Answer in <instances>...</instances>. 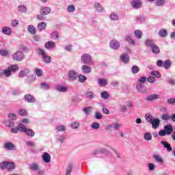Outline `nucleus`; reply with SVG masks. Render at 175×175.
<instances>
[{"label":"nucleus","instance_id":"29","mask_svg":"<svg viewBox=\"0 0 175 175\" xmlns=\"http://www.w3.org/2000/svg\"><path fill=\"white\" fill-rule=\"evenodd\" d=\"M25 133L30 137H33V136H35V132L33 131V130L29 128L26 129Z\"/></svg>","mask_w":175,"mask_h":175},{"label":"nucleus","instance_id":"49","mask_svg":"<svg viewBox=\"0 0 175 175\" xmlns=\"http://www.w3.org/2000/svg\"><path fill=\"white\" fill-rule=\"evenodd\" d=\"M40 87L42 90H50V85L46 82L42 83Z\"/></svg>","mask_w":175,"mask_h":175},{"label":"nucleus","instance_id":"39","mask_svg":"<svg viewBox=\"0 0 175 175\" xmlns=\"http://www.w3.org/2000/svg\"><path fill=\"white\" fill-rule=\"evenodd\" d=\"M163 66L165 69H170V68L172 66V62L170 60H165L163 63Z\"/></svg>","mask_w":175,"mask_h":175},{"label":"nucleus","instance_id":"46","mask_svg":"<svg viewBox=\"0 0 175 175\" xmlns=\"http://www.w3.org/2000/svg\"><path fill=\"white\" fill-rule=\"evenodd\" d=\"M109 18L112 20V21H117V20H118V15H117L115 12H112L109 15Z\"/></svg>","mask_w":175,"mask_h":175},{"label":"nucleus","instance_id":"53","mask_svg":"<svg viewBox=\"0 0 175 175\" xmlns=\"http://www.w3.org/2000/svg\"><path fill=\"white\" fill-rule=\"evenodd\" d=\"M35 73L38 77L43 76V71L40 68H36L35 70Z\"/></svg>","mask_w":175,"mask_h":175},{"label":"nucleus","instance_id":"48","mask_svg":"<svg viewBox=\"0 0 175 175\" xmlns=\"http://www.w3.org/2000/svg\"><path fill=\"white\" fill-rule=\"evenodd\" d=\"M85 96H86V98H88V99H94V98H95V95L92 92H86Z\"/></svg>","mask_w":175,"mask_h":175},{"label":"nucleus","instance_id":"22","mask_svg":"<svg viewBox=\"0 0 175 175\" xmlns=\"http://www.w3.org/2000/svg\"><path fill=\"white\" fill-rule=\"evenodd\" d=\"M98 84L100 87H106V85H107L109 83L107 82V79L100 78L98 79Z\"/></svg>","mask_w":175,"mask_h":175},{"label":"nucleus","instance_id":"62","mask_svg":"<svg viewBox=\"0 0 175 175\" xmlns=\"http://www.w3.org/2000/svg\"><path fill=\"white\" fill-rule=\"evenodd\" d=\"M11 133H18L19 130H18V126L17 127H12L10 129Z\"/></svg>","mask_w":175,"mask_h":175},{"label":"nucleus","instance_id":"64","mask_svg":"<svg viewBox=\"0 0 175 175\" xmlns=\"http://www.w3.org/2000/svg\"><path fill=\"white\" fill-rule=\"evenodd\" d=\"M167 105H175V98H169L167 100Z\"/></svg>","mask_w":175,"mask_h":175},{"label":"nucleus","instance_id":"8","mask_svg":"<svg viewBox=\"0 0 175 175\" xmlns=\"http://www.w3.org/2000/svg\"><path fill=\"white\" fill-rule=\"evenodd\" d=\"M160 98L161 96L159 94H152L146 97V100H147V102H154V100H157V99Z\"/></svg>","mask_w":175,"mask_h":175},{"label":"nucleus","instance_id":"30","mask_svg":"<svg viewBox=\"0 0 175 175\" xmlns=\"http://www.w3.org/2000/svg\"><path fill=\"white\" fill-rule=\"evenodd\" d=\"M55 46V42L53 41H49L45 44V49H47V50H50V49Z\"/></svg>","mask_w":175,"mask_h":175},{"label":"nucleus","instance_id":"18","mask_svg":"<svg viewBox=\"0 0 175 175\" xmlns=\"http://www.w3.org/2000/svg\"><path fill=\"white\" fill-rule=\"evenodd\" d=\"M161 144H162V146H163L164 148H166L167 151H168L169 152H170V151L173 150V148H172V146H170V144H169L167 142L161 141Z\"/></svg>","mask_w":175,"mask_h":175},{"label":"nucleus","instance_id":"42","mask_svg":"<svg viewBox=\"0 0 175 175\" xmlns=\"http://www.w3.org/2000/svg\"><path fill=\"white\" fill-rule=\"evenodd\" d=\"M18 129L19 132H25L27 131V128L24 125V124L21 123L18 125Z\"/></svg>","mask_w":175,"mask_h":175},{"label":"nucleus","instance_id":"15","mask_svg":"<svg viewBox=\"0 0 175 175\" xmlns=\"http://www.w3.org/2000/svg\"><path fill=\"white\" fill-rule=\"evenodd\" d=\"M42 161H44V162H45L46 163L51 162V156L50 155V154L44 152L42 154Z\"/></svg>","mask_w":175,"mask_h":175},{"label":"nucleus","instance_id":"56","mask_svg":"<svg viewBox=\"0 0 175 175\" xmlns=\"http://www.w3.org/2000/svg\"><path fill=\"white\" fill-rule=\"evenodd\" d=\"M100 96L102 98V99H109V93L106 91L103 92L100 94Z\"/></svg>","mask_w":175,"mask_h":175},{"label":"nucleus","instance_id":"36","mask_svg":"<svg viewBox=\"0 0 175 175\" xmlns=\"http://www.w3.org/2000/svg\"><path fill=\"white\" fill-rule=\"evenodd\" d=\"M29 75V70L25 69L19 73V77H25V76H28Z\"/></svg>","mask_w":175,"mask_h":175},{"label":"nucleus","instance_id":"26","mask_svg":"<svg viewBox=\"0 0 175 175\" xmlns=\"http://www.w3.org/2000/svg\"><path fill=\"white\" fill-rule=\"evenodd\" d=\"M27 31L31 35H36V28H35V27H33L32 25L28 26Z\"/></svg>","mask_w":175,"mask_h":175},{"label":"nucleus","instance_id":"31","mask_svg":"<svg viewBox=\"0 0 175 175\" xmlns=\"http://www.w3.org/2000/svg\"><path fill=\"white\" fill-rule=\"evenodd\" d=\"M46 27H47L46 23L42 22L38 25L37 29L38 31H43V29H46Z\"/></svg>","mask_w":175,"mask_h":175},{"label":"nucleus","instance_id":"12","mask_svg":"<svg viewBox=\"0 0 175 175\" xmlns=\"http://www.w3.org/2000/svg\"><path fill=\"white\" fill-rule=\"evenodd\" d=\"M3 148L9 151H14V150H16V146H14V144H13L12 142L5 143Z\"/></svg>","mask_w":175,"mask_h":175},{"label":"nucleus","instance_id":"37","mask_svg":"<svg viewBox=\"0 0 175 175\" xmlns=\"http://www.w3.org/2000/svg\"><path fill=\"white\" fill-rule=\"evenodd\" d=\"M134 35L137 39H142V38H143V32L140 30H135L134 31Z\"/></svg>","mask_w":175,"mask_h":175},{"label":"nucleus","instance_id":"52","mask_svg":"<svg viewBox=\"0 0 175 175\" xmlns=\"http://www.w3.org/2000/svg\"><path fill=\"white\" fill-rule=\"evenodd\" d=\"M70 126H71V128H72V129H77V128H79V126H80V122H73L72 123H71Z\"/></svg>","mask_w":175,"mask_h":175},{"label":"nucleus","instance_id":"4","mask_svg":"<svg viewBox=\"0 0 175 175\" xmlns=\"http://www.w3.org/2000/svg\"><path fill=\"white\" fill-rule=\"evenodd\" d=\"M38 53L40 55H42V59L45 64H50V62H51V57L47 55V53L44 51V50L38 48Z\"/></svg>","mask_w":175,"mask_h":175},{"label":"nucleus","instance_id":"63","mask_svg":"<svg viewBox=\"0 0 175 175\" xmlns=\"http://www.w3.org/2000/svg\"><path fill=\"white\" fill-rule=\"evenodd\" d=\"M120 128H121V124H120V123L113 124L114 131H120Z\"/></svg>","mask_w":175,"mask_h":175},{"label":"nucleus","instance_id":"9","mask_svg":"<svg viewBox=\"0 0 175 175\" xmlns=\"http://www.w3.org/2000/svg\"><path fill=\"white\" fill-rule=\"evenodd\" d=\"M131 6L133 9H140V8L143 6V3L142 2V0H133Z\"/></svg>","mask_w":175,"mask_h":175},{"label":"nucleus","instance_id":"17","mask_svg":"<svg viewBox=\"0 0 175 175\" xmlns=\"http://www.w3.org/2000/svg\"><path fill=\"white\" fill-rule=\"evenodd\" d=\"M152 158L157 162V163H160V165H163V158L161 157L159 154H153Z\"/></svg>","mask_w":175,"mask_h":175},{"label":"nucleus","instance_id":"47","mask_svg":"<svg viewBox=\"0 0 175 175\" xmlns=\"http://www.w3.org/2000/svg\"><path fill=\"white\" fill-rule=\"evenodd\" d=\"M92 110V107H87L83 109V111L85 113V114H86V116H89Z\"/></svg>","mask_w":175,"mask_h":175},{"label":"nucleus","instance_id":"24","mask_svg":"<svg viewBox=\"0 0 175 175\" xmlns=\"http://www.w3.org/2000/svg\"><path fill=\"white\" fill-rule=\"evenodd\" d=\"M29 168L30 170H32V172H36V170H39V165L36 163H32L29 165Z\"/></svg>","mask_w":175,"mask_h":175},{"label":"nucleus","instance_id":"23","mask_svg":"<svg viewBox=\"0 0 175 175\" xmlns=\"http://www.w3.org/2000/svg\"><path fill=\"white\" fill-rule=\"evenodd\" d=\"M105 152H107V150L105 148H100L94 150L92 153V155H100V154H105Z\"/></svg>","mask_w":175,"mask_h":175},{"label":"nucleus","instance_id":"10","mask_svg":"<svg viewBox=\"0 0 175 175\" xmlns=\"http://www.w3.org/2000/svg\"><path fill=\"white\" fill-rule=\"evenodd\" d=\"M79 77V75L77 73L76 71L71 70L68 72V78L69 80H71L72 81H75Z\"/></svg>","mask_w":175,"mask_h":175},{"label":"nucleus","instance_id":"20","mask_svg":"<svg viewBox=\"0 0 175 175\" xmlns=\"http://www.w3.org/2000/svg\"><path fill=\"white\" fill-rule=\"evenodd\" d=\"M120 59L123 64H128V62H129V55H128V54L123 53L120 56Z\"/></svg>","mask_w":175,"mask_h":175},{"label":"nucleus","instance_id":"51","mask_svg":"<svg viewBox=\"0 0 175 175\" xmlns=\"http://www.w3.org/2000/svg\"><path fill=\"white\" fill-rule=\"evenodd\" d=\"M58 31H54L51 34V39H53V40H57V39H58Z\"/></svg>","mask_w":175,"mask_h":175},{"label":"nucleus","instance_id":"35","mask_svg":"<svg viewBox=\"0 0 175 175\" xmlns=\"http://www.w3.org/2000/svg\"><path fill=\"white\" fill-rule=\"evenodd\" d=\"M18 11H19L20 13H27V6L25 5H18Z\"/></svg>","mask_w":175,"mask_h":175},{"label":"nucleus","instance_id":"43","mask_svg":"<svg viewBox=\"0 0 175 175\" xmlns=\"http://www.w3.org/2000/svg\"><path fill=\"white\" fill-rule=\"evenodd\" d=\"M124 39L126 42H128V43H129V44H131L132 46H135V42L134 40H132V38H131V36H127L125 37Z\"/></svg>","mask_w":175,"mask_h":175},{"label":"nucleus","instance_id":"27","mask_svg":"<svg viewBox=\"0 0 175 175\" xmlns=\"http://www.w3.org/2000/svg\"><path fill=\"white\" fill-rule=\"evenodd\" d=\"M56 91H58L59 92H66L68 91V88L62 85H58L56 87Z\"/></svg>","mask_w":175,"mask_h":175},{"label":"nucleus","instance_id":"55","mask_svg":"<svg viewBox=\"0 0 175 175\" xmlns=\"http://www.w3.org/2000/svg\"><path fill=\"white\" fill-rule=\"evenodd\" d=\"M56 129L58 131V132H65L66 131V127L65 125H60L56 127Z\"/></svg>","mask_w":175,"mask_h":175},{"label":"nucleus","instance_id":"41","mask_svg":"<svg viewBox=\"0 0 175 175\" xmlns=\"http://www.w3.org/2000/svg\"><path fill=\"white\" fill-rule=\"evenodd\" d=\"M3 123L5 124V126H8V128H13V126H14V122L10 120L5 121Z\"/></svg>","mask_w":175,"mask_h":175},{"label":"nucleus","instance_id":"28","mask_svg":"<svg viewBox=\"0 0 175 175\" xmlns=\"http://www.w3.org/2000/svg\"><path fill=\"white\" fill-rule=\"evenodd\" d=\"M151 49L152 53H153V54H159L161 53V49H159V46H158L155 44L152 46Z\"/></svg>","mask_w":175,"mask_h":175},{"label":"nucleus","instance_id":"5","mask_svg":"<svg viewBox=\"0 0 175 175\" xmlns=\"http://www.w3.org/2000/svg\"><path fill=\"white\" fill-rule=\"evenodd\" d=\"M81 62L85 65H90L92 62V57L90 54H84L81 56Z\"/></svg>","mask_w":175,"mask_h":175},{"label":"nucleus","instance_id":"1","mask_svg":"<svg viewBox=\"0 0 175 175\" xmlns=\"http://www.w3.org/2000/svg\"><path fill=\"white\" fill-rule=\"evenodd\" d=\"M0 169H6L8 172H12L16 169V163L10 161H3L0 163Z\"/></svg>","mask_w":175,"mask_h":175},{"label":"nucleus","instance_id":"3","mask_svg":"<svg viewBox=\"0 0 175 175\" xmlns=\"http://www.w3.org/2000/svg\"><path fill=\"white\" fill-rule=\"evenodd\" d=\"M17 70H18V66L12 65L3 70V76H5V77H10V76H12V72H17Z\"/></svg>","mask_w":175,"mask_h":175},{"label":"nucleus","instance_id":"7","mask_svg":"<svg viewBox=\"0 0 175 175\" xmlns=\"http://www.w3.org/2000/svg\"><path fill=\"white\" fill-rule=\"evenodd\" d=\"M109 47L112 50H118L120 49V42L117 40H112L109 42Z\"/></svg>","mask_w":175,"mask_h":175},{"label":"nucleus","instance_id":"58","mask_svg":"<svg viewBox=\"0 0 175 175\" xmlns=\"http://www.w3.org/2000/svg\"><path fill=\"white\" fill-rule=\"evenodd\" d=\"M92 129L98 130L100 128V124L98 122H94L92 124Z\"/></svg>","mask_w":175,"mask_h":175},{"label":"nucleus","instance_id":"14","mask_svg":"<svg viewBox=\"0 0 175 175\" xmlns=\"http://www.w3.org/2000/svg\"><path fill=\"white\" fill-rule=\"evenodd\" d=\"M40 13L44 16H47V14L51 13V8L49 7H41Z\"/></svg>","mask_w":175,"mask_h":175},{"label":"nucleus","instance_id":"19","mask_svg":"<svg viewBox=\"0 0 175 175\" xmlns=\"http://www.w3.org/2000/svg\"><path fill=\"white\" fill-rule=\"evenodd\" d=\"M91 67L88 65H83L81 67V71L83 72V73H86V75L91 73Z\"/></svg>","mask_w":175,"mask_h":175},{"label":"nucleus","instance_id":"11","mask_svg":"<svg viewBox=\"0 0 175 175\" xmlns=\"http://www.w3.org/2000/svg\"><path fill=\"white\" fill-rule=\"evenodd\" d=\"M24 99L25 102H28V103H35L36 102V98L31 94L25 95Z\"/></svg>","mask_w":175,"mask_h":175},{"label":"nucleus","instance_id":"38","mask_svg":"<svg viewBox=\"0 0 175 175\" xmlns=\"http://www.w3.org/2000/svg\"><path fill=\"white\" fill-rule=\"evenodd\" d=\"M94 8L97 12H99V13H102L103 12V8H102V5L99 3H95Z\"/></svg>","mask_w":175,"mask_h":175},{"label":"nucleus","instance_id":"32","mask_svg":"<svg viewBox=\"0 0 175 175\" xmlns=\"http://www.w3.org/2000/svg\"><path fill=\"white\" fill-rule=\"evenodd\" d=\"M159 35L161 38H166L167 36V31L165 29H160Z\"/></svg>","mask_w":175,"mask_h":175},{"label":"nucleus","instance_id":"2","mask_svg":"<svg viewBox=\"0 0 175 175\" xmlns=\"http://www.w3.org/2000/svg\"><path fill=\"white\" fill-rule=\"evenodd\" d=\"M173 133V126L172 124H167L164 126L163 130H160L159 131V135L161 137L166 136V135H172Z\"/></svg>","mask_w":175,"mask_h":175},{"label":"nucleus","instance_id":"13","mask_svg":"<svg viewBox=\"0 0 175 175\" xmlns=\"http://www.w3.org/2000/svg\"><path fill=\"white\" fill-rule=\"evenodd\" d=\"M137 90L141 94H146L147 92V88L142 83H137L136 85Z\"/></svg>","mask_w":175,"mask_h":175},{"label":"nucleus","instance_id":"25","mask_svg":"<svg viewBox=\"0 0 175 175\" xmlns=\"http://www.w3.org/2000/svg\"><path fill=\"white\" fill-rule=\"evenodd\" d=\"M154 44V40L151 39H146L145 41L146 47H150V49H152Z\"/></svg>","mask_w":175,"mask_h":175},{"label":"nucleus","instance_id":"60","mask_svg":"<svg viewBox=\"0 0 175 175\" xmlns=\"http://www.w3.org/2000/svg\"><path fill=\"white\" fill-rule=\"evenodd\" d=\"M19 116H21L22 117H25L27 116V111L25 109H21L18 111Z\"/></svg>","mask_w":175,"mask_h":175},{"label":"nucleus","instance_id":"40","mask_svg":"<svg viewBox=\"0 0 175 175\" xmlns=\"http://www.w3.org/2000/svg\"><path fill=\"white\" fill-rule=\"evenodd\" d=\"M144 138L147 142H150V140H152V135H151V133L147 132L144 134Z\"/></svg>","mask_w":175,"mask_h":175},{"label":"nucleus","instance_id":"34","mask_svg":"<svg viewBox=\"0 0 175 175\" xmlns=\"http://www.w3.org/2000/svg\"><path fill=\"white\" fill-rule=\"evenodd\" d=\"M72 170H73V163H70L67 167L66 175H70Z\"/></svg>","mask_w":175,"mask_h":175},{"label":"nucleus","instance_id":"50","mask_svg":"<svg viewBox=\"0 0 175 175\" xmlns=\"http://www.w3.org/2000/svg\"><path fill=\"white\" fill-rule=\"evenodd\" d=\"M0 55L2 57H8V55H9V51L5 49L0 50Z\"/></svg>","mask_w":175,"mask_h":175},{"label":"nucleus","instance_id":"16","mask_svg":"<svg viewBox=\"0 0 175 175\" xmlns=\"http://www.w3.org/2000/svg\"><path fill=\"white\" fill-rule=\"evenodd\" d=\"M152 124V126L153 128V129H157L158 128H159V125L161 124V120H159V118H155L153 120V121L151 122Z\"/></svg>","mask_w":175,"mask_h":175},{"label":"nucleus","instance_id":"45","mask_svg":"<svg viewBox=\"0 0 175 175\" xmlns=\"http://www.w3.org/2000/svg\"><path fill=\"white\" fill-rule=\"evenodd\" d=\"M67 10L68 13H73L76 10V7H75V5L70 4L67 7Z\"/></svg>","mask_w":175,"mask_h":175},{"label":"nucleus","instance_id":"6","mask_svg":"<svg viewBox=\"0 0 175 175\" xmlns=\"http://www.w3.org/2000/svg\"><path fill=\"white\" fill-rule=\"evenodd\" d=\"M12 58L14 61L20 62L24 59V53L21 51H18L12 55Z\"/></svg>","mask_w":175,"mask_h":175},{"label":"nucleus","instance_id":"57","mask_svg":"<svg viewBox=\"0 0 175 175\" xmlns=\"http://www.w3.org/2000/svg\"><path fill=\"white\" fill-rule=\"evenodd\" d=\"M150 75H152V76H154L157 79H161V73L158 71H152L150 72Z\"/></svg>","mask_w":175,"mask_h":175},{"label":"nucleus","instance_id":"33","mask_svg":"<svg viewBox=\"0 0 175 175\" xmlns=\"http://www.w3.org/2000/svg\"><path fill=\"white\" fill-rule=\"evenodd\" d=\"M154 5H156V6L162 7L166 5V0H156Z\"/></svg>","mask_w":175,"mask_h":175},{"label":"nucleus","instance_id":"21","mask_svg":"<svg viewBox=\"0 0 175 175\" xmlns=\"http://www.w3.org/2000/svg\"><path fill=\"white\" fill-rule=\"evenodd\" d=\"M1 32L4 35H12V29L9 27H3L2 28Z\"/></svg>","mask_w":175,"mask_h":175},{"label":"nucleus","instance_id":"54","mask_svg":"<svg viewBox=\"0 0 175 175\" xmlns=\"http://www.w3.org/2000/svg\"><path fill=\"white\" fill-rule=\"evenodd\" d=\"M8 118L10 121H16V120H17V116L14 113H10L8 115Z\"/></svg>","mask_w":175,"mask_h":175},{"label":"nucleus","instance_id":"59","mask_svg":"<svg viewBox=\"0 0 175 175\" xmlns=\"http://www.w3.org/2000/svg\"><path fill=\"white\" fill-rule=\"evenodd\" d=\"M79 80L80 83H85V81H87V77H85L84 75H79Z\"/></svg>","mask_w":175,"mask_h":175},{"label":"nucleus","instance_id":"44","mask_svg":"<svg viewBox=\"0 0 175 175\" xmlns=\"http://www.w3.org/2000/svg\"><path fill=\"white\" fill-rule=\"evenodd\" d=\"M139 70H140V68H139V66L136 65L133 66L131 68V72L133 75H136L137 73H139Z\"/></svg>","mask_w":175,"mask_h":175},{"label":"nucleus","instance_id":"61","mask_svg":"<svg viewBox=\"0 0 175 175\" xmlns=\"http://www.w3.org/2000/svg\"><path fill=\"white\" fill-rule=\"evenodd\" d=\"M150 172H154L155 170V165L152 163H149L148 164Z\"/></svg>","mask_w":175,"mask_h":175}]
</instances>
